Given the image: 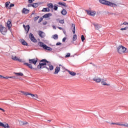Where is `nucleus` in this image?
Segmentation results:
<instances>
[{
	"instance_id": "nucleus-1",
	"label": "nucleus",
	"mask_w": 128,
	"mask_h": 128,
	"mask_svg": "<svg viewBox=\"0 0 128 128\" xmlns=\"http://www.w3.org/2000/svg\"><path fill=\"white\" fill-rule=\"evenodd\" d=\"M24 66H26L29 68L34 70H38L42 68H46L48 70H53L54 66L50 64V62L46 60V59H42L40 61L39 64L38 65L37 68H32V65L28 63H24Z\"/></svg>"
},
{
	"instance_id": "nucleus-2",
	"label": "nucleus",
	"mask_w": 128,
	"mask_h": 128,
	"mask_svg": "<svg viewBox=\"0 0 128 128\" xmlns=\"http://www.w3.org/2000/svg\"><path fill=\"white\" fill-rule=\"evenodd\" d=\"M100 4L107 6H111L112 8H116L118 5L114 3H112L110 1L106 0H100Z\"/></svg>"
},
{
	"instance_id": "nucleus-3",
	"label": "nucleus",
	"mask_w": 128,
	"mask_h": 128,
	"mask_svg": "<svg viewBox=\"0 0 128 128\" xmlns=\"http://www.w3.org/2000/svg\"><path fill=\"white\" fill-rule=\"evenodd\" d=\"M118 54H126V52H128L126 48L122 46H118Z\"/></svg>"
},
{
	"instance_id": "nucleus-4",
	"label": "nucleus",
	"mask_w": 128,
	"mask_h": 128,
	"mask_svg": "<svg viewBox=\"0 0 128 128\" xmlns=\"http://www.w3.org/2000/svg\"><path fill=\"white\" fill-rule=\"evenodd\" d=\"M0 32L2 34H6V32H8V30L6 28H4V26H2V24L0 25Z\"/></svg>"
},
{
	"instance_id": "nucleus-5",
	"label": "nucleus",
	"mask_w": 128,
	"mask_h": 128,
	"mask_svg": "<svg viewBox=\"0 0 128 128\" xmlns=\"http://www.w3.org/2000/svg\"><path fill=\"white\" fill-rule=\"evenodd\" d=\"M29 62V64H34L36 66V62H38V58H32V59H29L28 60Z\"/></svg>"
},
{
	"instance_id": "nucleus-6",
	"label": "nucleus",
	"mask_w": 128,
	"mask_h": 128,
	"mask_svg": "<svg viewBox=\"0 0 128 128\" xmlns=\"http://www.w3.org/2000/svg\"><path fill=\"white\" fill-rule=\"evenodd\" d=\"M29 38H30V40H32L33 42H38V40L34 38V34L32 33L30 34Z\"/></svg>"
},
{
	"instance_id": "nucleus-7",
	"label": "nucleus",
	"mask_w": 128,
	"mask_h": 128,
	"mask_svg": "<svg viewBox=\"0 0 128 128\" xmlns=\"http://www.w3.org/2000/svg\"><path fill=\"white\" fill-rule=\"evenodd\" d=\"M12 59L13 60H16V61L20 62H24H24H26L24 61H22V59H20V58H18V57L16 56H12Z\"/></svg>"
},
{
	"instance_id": "nucleus-8",
	"label": "nucleus",
	"mask_w": 128,
	"mask_h": 128,
	"mask_svg": "<svg viewBox=\"0 0 128 128\" xmlns=\"http://www.w3.org/2000/svg\"><path fill=\"white\" fill-rule=\"evenodd\" d=\"M86 12L88 16H96V11L92 12L90 10H86Z\"/></svg>"
},
{
	"instance_id": "nucleus-9",
	"label": "nucleus",
	"mask_w": 128,
	"mask_h": 128,
	"mask_svg": "<svg viewBox=\"0 0 128 128\" xmlns=\"http://www.w3.org/2000/svg\"><path fill=\"white\" fill-rule=\"evenodd\" d=\"M22 14H30V10L26 8H24L22 10Z\"/></svg>"
},
{
	"instance_id": "nucleus-10",
	"label": "nucleus",
	"mask_w": 128,
	"mask_h": 128,
	"mask_svg": "<svg viewBox=\"0 0 128 128\" xmlns=\"http://www.w3.org/2000/svg\"><path fill=\"white\" fill-rule=\"evenodd\" d=\"M23 28H24L26 32V34L30 32V27L28 24L26 26V25L23 24Z\"/></svg>"
},
{
	"instance_id": "nucleus-11",
	"label": "nucleus",
	"mask_w": 128,
	"mask_h": 128,
	"mask_svg": "<svg viewBox=\"0 0 128 128\" xmlns=\"http://www.w3.org/2000/svg\"><path fill=\"white\" fill-rule=\"evenodd\" d=\"M6 26L7 28H8V30H10L11 32L10 28L12 26V21H10V20L8 21Z\"/></svg>"
},
{
	"instance_id": "nucleus-12",
	"label": "nucleus",
	"mask_w": 128,
	"mask_h": 128,
	"mask_svg": "<svg viewBox=\"0 0 128 128\" xmlns=\"http://www.w3.org/2000/svg\"><path fill=\"white\" fill-rule=\"evenodd\" d=\"M58 4H59V6H64V8H68V5H66V2H59L58 3Z\"/></svg>"
},
{
	"instance_id": "nucleus-13",
	"label": "nucleus",
	"mask_w": 128,
	"mask_h": 128,
	"mask_svg": "<svg viewBox=\"0 0 128 128\" xmlns=\"http://www.w3.org/2000/svg\"><path fill=\"white\" fill-rule=\"evenodd\" d=\"M38 36L40 38H44L46 36V34H44V32L42 31H39Z\"/></svg>"
},
{
	"instance_id": "nucleus-14",
	"label": "nucleus",
	"mask_w": 128,
	"mask_h": 128,
	"mask_svg": "<svg viewBox=\"0 0 128 128\" xmlns=\"http://www.w3.org/2000/svg\"><path fill=\"white\" fill-rule=\"evenodd\" d=\"M60 70V67L56 66L55 68V72H54V74H58V72Z\"/></svg>"
},
{
	"instance_id": "nucleus-15",
	"label": "nucleus",
	"mask_w": 128,
	"mask_h": 128,
	"mask_svg": "<svg viewBox=\"0 0 128 128\" xmlns=\"http://www.w3.org/2000/svg\"><path fill=\"white\" fill-rule=\"evenodd\" d=\"M93 26H94L95 29L98 30H100L102 26L98 24H93Z\"/></svg>"
},
{
	"instance_id": "nucleus-16",
	"label": "nucleus",
	"mask_w": 128,
	"mask_h": 128,
	"mask_svg": "<svg viewBox=\"0 0 128 128\" xmlns=\"http://www.w3.org/2000/svg\"><path fill=\"white\" fill-rule=\"evenodd\" d=\"M52 16V14L51 13H48L44 14L42 16L44 18H50V16Z\"/></svg>"
},
{
	"instance_id": "nucleus-17",
	"label": "nucleus",
	"mask_w": 128,
	"mask_h": 128,
	"mask_svg": "<svg viewBox=\"0 0 128 128\" xmlns=\"http://www.w3.org/2000/svg\"><path fill=\"white\" fill-rule=\"evenodd\" d=\"M21 44H22V46H28V44L24 39H21Z\"/></svg>"
},
{
	"instance_id": "nucleus-18",
	"label": "nucleus",
	"mask_w": 128,
	"mask_h": 128,
	"mask_svg": "<svg viewBox=\"0 0 128 128\" xmlns=\"http://www.w3.org/2000/svg\"><path fill=\"white\" fill-rule=\"evenodd\" d=\"M67 72H68V74L72 76H74L76 75V72H74L72 71H70L68 70H66Z\"/></svg>"
},
{
	"instance_id": "nucleus-19",
	"label": "nucleus",
	"mask_w": 128,
	"mask_h": 128,
	"mask_svg": "<svg viewBox=\"0 0 128 128\" xmlns=\"http://www.w3.org/2000/svg\"><path fill=\"white\" fill-rule=\"evenodd\" d=\"M71 30H72V32L74 34H76V25L74 24H72Z\"/></svg>"
},
{
	"instance_id": "nucleus-20",
	"label": "nucleus",
	"mask_w": 128,
	"mask_h": 128,
	"mask_svg": "<svg viewBox=\"0 0 128 128\" xmlns=\"http://www.w3.org/2000/svg\"><path fill=\"white\" fill-rule=\"evenodd\" d=\"M44 49L46 50H50V51L52 50V48L46 46V44L45 45V46H44Z\"/></svg>"
},
{
	"instance_id": "nucleus-21",
	"label": "nucleus",
	"mask_w": 128,
	"mask_h": 128,
	"mask_svg": "<svg viewBox=\"0 0 128 128\" xmlns=\"http://www.w3.org/2000/svg\"><path fill=\"white\" fill-rule=\"evenodd\" d=\"M50 8H43L42 12H50Z\"/></svg>"
},
{
	"instance_id": "nucleus-22",
	"label": "nucleus",
	"mask_w": 128,
	"mask_h": 128,
	"mask_svg": "<svg viewBox=\"0 0 128 128\" xmlns=\"http://www.w3.org/2000/svg\"><path fill=\"white\" fill-rule=\"evenodd\" d=\"M93 80H94V82H100L102 80L100 78H93Z\"/></svg>"
},
{
	"instance_id": "nucleus-23",
	"label": "nucleus",
	"mask_w": 128,
	"mask_h": 128,
	"mask_svg": "<svg viewBox=\"0 0 128 128\" xmlns=\"http://www.w3.org/2000/svg\"><path fill=\"white\" fill-rule=\"evenodd\" d=\"M67 13L68 12H66V9H63L61 12V14H62V16H66Z\"/></svg>"
},
{
	"instance_id": "nucleus-24",
	"label": "nucleus",
	"mask_w": 128,
	"mask_h": 128,
	"mask_svg": "<svg viewBox=\"0 0 128 128\" xmlns=\"http://www.w3.org/2000/svg\"><path fill=\"white\" fill-rule=\"evenodd\" d=\"M38 44H39L41 48H44V46H46V44L42 42H39Z\"/></svg>"
},
{
	"instance_id": "nucleus-25",
	"label": "nucleus",
	"mask_w": 128,
	"mask_h": 128,
	"mask_svg": "<svg viewBox=\"0 0 128 128\" xmlns=\"http://www.w3.org/2000/svg\"><path fill=\"white\" fill-rule=\"evenodd\" d=\"M47 6H48L49 8H54V4H52V3L48 4Z\"/></svg>"
},
{
	"instance_id": "nucleus-26",
	"label": "nucleus",
	"mask_w": 128,
	"mask_h": 128,
	"mask_svg": "<svg viewBox=\"0 0 128 128\" xmlns=\"http://www.w3.org/2000/svg\"><path fill=\"white\" fill-rule=\"evenodd\" d=\"M26 96H31L32 98H34V96H37L36 94H32L30 92H27V94H26Z\"/></svg>"
},
{
	"instance_id": "nucleus-27",
	"label": "nucleus",
	"mask_w": 128,
	"mask_h": 128,
	"mask_svg": "<svg viewBox=\"0 0 128 128\" xmlns=\"http://www.w3.org/2000/svg\"><path fill=\"white\" fill-rule=\"evenodd\" d=\"M54 6L53 10H58V5L55 4Z\"/></svg>"
},
{
	"instance_id": "nucleus-28",
	"label": "nucleus",
	"mask_w": 128,
	"mask_h": 128,
	"mask_svg": "<svg viewBox=\"0 0 128 128\" xmlns=\"http://www.w3.org/2000/svg\"><path fill=\"white\" fill-rule=\"evenodd\" d=\"M78 38V36H76V34H74V36H73V38H72V42H74L75 40H76V39Z\"/></svg>"
},
{
	"instance_id": "nucleus-29",
	"label": "nucleus",
	"mask_w": 128,
	"mask_h": 128,
	"mask_svg": "<svg viewBox=\"0 0 128 128\" xmlns=\"http://www.w3.org/2000/svg\"><path fill=\"white\" fill-rule=\"evenodd\" d=\"M10 2H7L5 3V8H8L10 6Z\"/></svg>"
},
{
	"instance_id": "nucleus-30",
	"label": "nucleus",
	"mask_w": 128,
	"mask_h": 128,
	"mask_svg": "<svg viewBox=\"0 0 128 128\" xmlns=\"http://www.w3.org/2000/svg\"><path fill=\"white\" fill-rule=\"evenodd\" d=\"M38 3H34L33 4L32 8H38Z\"/></svg>"
},
{
	"instance_id": "nucleus-31",
	"label": "nucleus",
	"mask_w": 128,
	"mask_h": 128,
	"mask_svg": "<svg viewBox=\"0 0 128 128\" xmlns=\"http://www.w3.org/2000/svg\"><path fill=\"white\" fill-rule=\"evenodd\" d=\"M2 128H10V126H8V124H3V126H2Z\"/></svg>"
},
{
	"instance_id": "nucleus-32",
	"label": "nucleus",
	"mask_w": 128,
	"mask_h": 128,
	"mask_svg": "<svg viewBox=\"0 0 128 128\" xmlns=\"http://www.w3.org/2000/svg\"><path fill=\"white\" fill-rule=\"evenodd\" d=\"M15 74H17V76H24V74H22V72H16Z\"/></svg>"
},
{
	"instance_id": "nucleus-33",
	"label": "nucleus",
	"mask_w": 128,
	"mask_h": 128,
	"mask_svg": "<svg viewBox=\"0 0 128 128\" xmlns=\"http://www.w3.org/2000/svg\"><path fill=\"white\" fill-rule=\"evenodd\" d=\"M101 84H102V86H110V84H106V82H105L104 81H102L101 82Z\"/></svg>"
},
{
	"instance_id": "nucleus-34",
	"label": "nucleus",
	"mask_w": 128,
	"mask_h": 128,
	"mask_svg": "<svg viewBox=\"0 0 128 128\" xmlns=\"http://www.w3.org/2000/svg\"><path fill=\"white\" fill-rule=\"evenodd\" d=\"M53 38L54 40H58V36L56 34L53 36Z\"/></svg>"
},
{
	"instance_id": "nucleus-35",
	"label": "nucleus",
	"mask_w": 128,
	"mask_h": 128,
	"mask_svg": "<svg viewBox=\"0 0 128 128\" xmlns=\"http://www.w3.org/2000/svg\"><path fill=\"white\" fill-rule=\"evenodd\" d=\"M0 78H5L6 80H8V78H10V76H3L1 75Z\"/></svg>"
},
{
	"instance_id": "nucleus-36",
	"label": "nucleus",
	"mask_w": 128,
	"mask_h": 128,
	"mask_svg": "<svg viewBox=\"0 0 128 128\" xmlns=\"http://www.w3.org/2000/svg\"><path fill=\"white\" fill-rule=\"evenodd\" d=\"M13 6H14V4H11L9 7L8 8V10H10L11 8H12Z\"/></svg>"
},
{
	"instance_id": "nucleus-37",
	"label": "nucleus",
	"mask_w": 128,
	"mask_h": 128,
	"mask_svg": "<svg viewBox=\"0 0 128 128\" xmlns=\"http://www.w3.org/2000/svg\"><path fill=\"white\" fill-rule=\"evenodd\" d=\"M81 40H82V42H84V40H86V38H84V35H82Z\"/></svg>"
},
{
	"instance_id": "nucleus-38",
	"label": "nucleus",
	"mask_w": 128,
	"mask_h": 128,
	"mask_svg": "<svg viewBox=\"0 0 128 128\" xmlns=\"http://www.w3.org/2000/svg\"><path fill=\"white\" fill-rule=\"evenodd\" d=\"M44 20V17H41L38 21V23L40 24V22H42V21Z\"/></svg>"
},
{
	"instance_id": "nucleus-39",
	"label": "nucleus",
	"mask_w": 128,
	"mask_h": 128,
	"mask_svg": "<svg viewBox=\"0 0 128 128\" xmlns=\"http://www.w3.org/2000/svg\"><path fill=\"white\" fill-rule=\"evenodd\" d=\"M22 126H24V124H28V122H20Z\"/></svg>"
},
{
	"instance_id": "nucleus-40",
	"label": "nucleus",
	"mask_w": 128,
	"mask_h": 128,
	"mask_svg": "<svg viewBox=\"0 0 128 128\" xmlns=\"http://www.w3.org/2000/svg\"><path fill=\"white\" fill-rule=\"evenodd\" d=\"M37 96H33L34 98V100H38V99L36 98H38V94H36Z\"/></svg>"
},
{
	"instance_id": "nucleus-41",
	"label": "nucleus",
	"mask_w": 128,
	"mask_h": 128,
	"mask_svg": "<svg viewBox=\"0 0 128 128\" xmlns=\"http://www.w3.org/2000/svg\"><path fill=\"white\" fill-rule=\"evenodd\" d=\"M59 22L60 24H64V20H59Z\"/></svg>"
},
{
	"instance_id": "nucleus-42",
	"label": "nucleus",
	"mask_w": 128,
	"mask_h": 128,
	"mask_svg": "<svg viewBox=\"0 0 128 128\" xmlns=\"http://www.w3.org/2000/svg\"><path fill=\"white\" fill-rule=\"evenodd\" d=\"M119 126H126V128H128V124H119Z\"/></svg>"
},
{
	"instance_id": "nucleus-43",
	"label": "nucleus",
	"mask_w": 128,
	"mask_h": 128,
	"mask_svg": "<svg viewBox=\"0 0 128 128\" xmlns=\"http://www.w3.org/2000/svg\"><path fill=\"white\" fill-rule=\"evenodd\" d=\"M22 94H24V96H26L28 92H25L24 91H21Z\"/></svg>"
},
{
	"instance_id": "nucleus-44",
	"label": "nucleus",
	"mask_w": 128,
	"mask_h": 128,
	"mask_svg": "<svg viewBox=\"0 0 128 128\" xmlns=\"http://www.w3.org/2000/svg\"><path fill=\"white\" fill-rule=\"evenodd\" d=\"M70 53H68L65 58H70Z\"/></svg>"
},
{
	"instance_id": "nucleus-45",
	"label": "nucleus",
	"mask_w": 128,
	"mask_h": 128,
	"mask_svg": "<svg viewBox=\"0 0 128 128\" xmlns=\"http://www.w3.org/2000/svg\"><path fill=\"white\" fill-rule=\"evenodd\" d=\"M38 18H40V16H37L36 17L34 18V22H36L37 20H38Z\"/></svg>"
},
{
	"instance_id": "nucleus-46",
	"label": "nucleus",
	"mask_w": 128,
	"mask_h": 128,
	"mask_svg": "<svg viewBox=\"0 0 128 128\" xmlns=\"http://www.w3.org/2000/svg\"><path fill=\"white\" fill-rule=\"evenodd\" d=\"M128 30V27H125L124 28H121L120 30Z\"/></svg>"
},
{
	"instance_id": "nucleus-47",
	"label": "nucleus",
	"mask_w": 128,
	"mask_h": 128,
	"mask_svg": "<svg viewBox=\"0 0 128 128\" xmlns=\"http://www.w3.org/2000/svg\"><path fill=\"white\" fill-rule=\"evenodd\" d=\"M62 45V43L60 42H58L56 44V46H60Z\"/></svg>"
},
{
	"instance_id": "nucleus-48",
	"label": "nucleus",
	"mask_w": 128,
	"mask_h": 128,
	"mask_svg": "<svg viewBox=\"0 0 128 128\" xmlns=\"http://www.w3.org/2000/svg\"><path fill=\"white\" fill-rule=\"evenodd\" d=\"M122 24H124V26H126V24H128V22H124Z\"/></svg>"
},
{
	"instance_id": "nucleus-49",
	"label": "nucleus",
	"mask_w": 128,
	"mask_h": 128,
	"mask_svg": "<svg viewBox=\"0 0 128 128\" xmlns=\"http://www.w3.org/2000/svg\"><path fill=\"white\" fill-rule=\"evenodd\" d=\"M66 37L64 38L62 40V42H66Z\"/></svg>"
},
{
	"instance_id": "nucleus-50",
	"label": "nucleus",
	"mask_w": 128,
	"mask_h": 128,
	"mask_svg": "<svg viewBox=\"0 0 128 128\" xmlns=\"http://www.w3.org/2000/svg\"><path fill=\"white\" fill-rule=\"evenodd\" d=\"M62 30L64 34H66V30L64 29H62Z\"/></svg>"
},
{
	"instance_id": "nucleus-51",
	"label": "nucleus",
	"mask_w": 128,
	"mask_h": 128,
	"mask_svg": "<svg viewBox=\"0 0 128 128\" xmlns=\"http://www.w3.org/2000/svg\"><path fill=\"white\" fill-rule=\"evenodd\" d=\"M9 78H16V76H9Z\"/></svg>"
},
{
	"instance_id": "nucleus-52",
	"label": "nucleus",
	"mask_w": 128,
	"mask_h": 128,
	"mask_svg": "<svg viewBox=\"0 0 128 128\" xmlns=\"http://www.w3.org/2000/svg\"><path fill=\"white\" fill-rule=\"evenodd\" d=\"M32 6H33V4H28V6L30 8V6H32Z\"/></svg>"
},
{
	"instance_id": "nucleus-53",
	"label": "nucleus",
	"mask_w": 128,
	"mask_h": 128,
	"mask_svg": "<svg viewBox=\"0 0 128 128\" xmlns=\"http://www.w3.org/2000/svg\"><path fill=\"white\" fill-rule=\"evenodd\" d=\"M3 126H4V123L0 122V126L2 127Z\"/></svg>"
},
{
	"instance_id": "nucleus-54",
	"label": "nucleus",
	"mask_w": 128,
	"mask_h": 128,
	"mask_svg": "<svg viewBox=\"0 0 128 128\" xmlns=\"http://www.w3.org/2000/svg\"><path fill=\"white\" fill-rule=\"evenodd\" d=\"M32 2H33L32 0H28L29 4H32Z\"/></svg>"
},
{
	"instance_id": "nucleus-55",
	"label": "nucleus",
	"mask_w": 128,
	"mask_h": 128,
	"mask_svg": "<svg viewBox=\"0 0 128 128\" xmlns=\"http://www.w3.org/2000/svg\"><path fill=\"white\" fill-rule=\"evenodd\" d=\"M46 24H48V22H47L46 21L45 22H43V24H44V26H46Z\"/></svg>"
},
{
	"instance_id": "nucleus-56",
	"label": "nucleus",
	"mask_w": 128,
	"mask_h": 128,
	"mask_svg": "<svg viewBox=\"0 0 128 128\" xmlns=\"http://www.w3.org/2000/svg\"><path fill=\"white\" fill-rule=\"evenodd\" d=\"M0 110H2V112H5L4 110V109H2V108H0Z\"/></svg>"
},
{
	"instance_id": "nucleus-57",
	"label": "nucleus",
	"mask_w": 128,
	"mask_h": 128,
	"mask_svg": "<svg viewBox=\"0 0 128 128\" xmlns=\"http://www.w3.org/2000/svg\"><path fill=\"white\" fill-rule=\"evenodd\" d=\"M58 28L59 30H64V28H62V27H58Z\"/></svg>"
},
{
	"instance_id": "nucleus-58",
	"label": "nucleus",
	"mask_w": 128,
	"mask_h": 128,
	"mask_svg": "<svg viewBox=\"0 0 128 128\" xmlns=\"http://www.w3.org/2000/svg\"><path fill=\"white\" fill-rule=\"evenodd\" d=\"M112 124H118L120 126V124L116 123H111Z\"/></svg>"
},
{
	"instance_id": "nucleus-59",
	"label": "nucleus",
	"mask_w": 128,
	"mask_h": 128,
	"mask_svg": "<svg viewBox=\"0 0 128 128\" xmlns=\"http://www.w3.org/2000/svg\"><path fill=\"white\" fill-rule=\"evenodd\" d=\"M34 12H35V11L34 10V11L32 12V14L31 16H32V14H34Z\"/></svg>"
},
{
	"instance_id": "nucleus-60",
	"label": "nucleus",
	"mask_w": 128,
	"mask_h": 128,
	"mask_svg": "<svg viewBox=\"0 0 128 128\" xmlns=\"http://www.w3.org/2000/svg\"><path fill=\"white\" fill-rule=\"evenodd\" d=\"M59 66H62V68H64V66H62V64H59Z\"/></svg>"
},
{
	"instance_id": "nucleus-61",
	"label": "nucleus",
	"mask_w": 128,
	"mask_h": 128,
	"mask_svg": "<svg viewBox=\"0 0 128 128\" xmlns=\"http://www.w3.org/2000/svg\"><path fill=\"white\" fill-rule=\"evenodd\" d=\"M54 28H56L55 26H54Z\"/></svg>"
},
{
	"instance_id": "nucleus-62",
	"label": "nucleus",
	"mask_w": 128,
	"mask_h": 128,
	"mask_svg": "<svg viewBox=\"0 0 128 128\" xmlns=\"http://www.w3.org/2000/svg\"><path fill=\"white\" fill-rule=\"evenodd\" d=\"M48 122H52V120H48Z\"/></svg>"
},
{
	"instance_id": "nucleus-63",
	"label": "nucleus",
	"mask_w": 128,
	"mask_h": 128,
	"mask_svg": "<svg viewBox=\"0 0 128 128\" xmlns=\"http://www.w3.org/2000/svg\"><path fill=\"white\" fill-rule=\"evenodd\" d=\"M64 0V2H66V0Z\"/></svg>"
},
{
	"instance_id": "nucleus-64",
	"label": "nucleus",
	"mask_w": 128,
	"mask_h": 128,
	"mask_svg": "<svg viewBox=\"0 0 128 128\" xmlns=\"http://www.w3.org/2000/svg\"><path fill=\"white\" fill-rule=\"evenodd\" d=\"M32 2H34V0H32Z\"/></svg>"
}]
</instances>
